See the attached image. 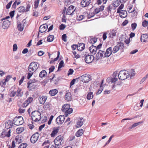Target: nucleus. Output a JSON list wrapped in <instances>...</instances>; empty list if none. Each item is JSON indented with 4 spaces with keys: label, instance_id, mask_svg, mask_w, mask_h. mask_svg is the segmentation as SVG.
<instances>
[{
    "label": "nucleus",
    "instance_id": "27",
    "mask_svg": "<svg viewBox=\"0 0 148 148\" xmlns=\"http://www.w3.org/2000/svg\"><path fill=\"white\" fill-rule=\"evenodd\" d=\"M39 100L40 103L43 104L45 103L46 100V97L42 96L39 99Z\"/></svg>",
    "mask_w": 148,
    "mask_h": 148
},
{
    "label": "nucleus",
    "instance_id": "22",
    "mask_svg": "<svg viewBox=\"0 0 148 148\" xmlns=\"http://www.w3.org/2000/svg\"><path fill=\"white\" fill-rule=\"evenodd\" d=\"M22 119V117L21 116H19L17 117L16 116L13 120V123L15 125H17L16 123H18L20 120Z\"/></svg>",
    "mask_w": 148,
    "mask_h": 148
},
{
    "label": "nucleus",
    "instance_id": "52",
    "mask_svg": "<svg viewBox=\"0 0 148 148\" xmlns=\"http://www.w3.org/2000/svg\"><path fill=\"white\" fill-rule=\"evenodd\" d=\"M137 26V24L135 23H134L131 24L132 29L133 30H134Z\"/></svg>",
    "mask_w": 148,
    "mask_h": 148
},
{
    "label": "nucleus",
    "instance_id": "10",
    "mask_svg": "<svg viewBox=\"0 0 148 148\" xmlns=\"http://www.w3.org/2000/svg\"><path fill=\"white\" fill-rule=\"evenodd\" d=\"M65 119V118L64 116L60 115L56 119V121L57 123L58 124H60L63 123Z\"/></svg>",
    "mask_w": 148,
    "mask_h": 148
},
{
    "label": "nucleus",
    "instance_id": "23",
    "mask_svg": "<svg viewBox=\"0 0 148 148\" xmlns=\"http://www.w3.org/2000/svg\"><path fill=\"white\" fill-rule=\"evenodd\" d=\"M120 16L122 18H124L127 16V12L125 10H123L120 11L119 12Z\"/></svg>",
    "mask_w": 148,
    "mask_h": 148
},
{
    "label": "nucleus",
    "instance_id": "8",
    "mask_svg": "<svg viewBox=\"0 0 148 148\" xmlns=\"http://www.w3.org/2000/svg\"><path fill=\"white\" fill-rule=\"evenodd\" d=\"M39 134L38 132H36L33 134L31 137L30 139L31 143H35L38 139Z\"/></svg>",
    "mask_w": 148,
    "mask_h": 148
},
{
    "label": "nucleus",
    "instance_id": "21",
    "mask_svg": "<svg viewBox=\"0 0 148 148\" xmlns=\"http://www.w3.org/2000/svg\"><path fill=\"white\" fill-rule=\"evenodd\" d=\"M13 122L10 120H9L6 121L5 123V127L7 129L12 128L13 126Z\"/></svg>",
    "mask_w": 148,
    "mask_h": 148
},
{
    "label": "nucleus",
    "instance_id": "56",
    "mask_svg": "<svg viewBox=\"0 0 148 148\" xmlns=\"http://www.w3.org/2000/svg\"><path fill=\"white\" fill-rule=\"evenodd\" d=\"M66 27V26L65 25L63 24H61L59 26V29L61 30H63Z\"/></svg>",
    "mask_w": 148,
    "mask_h": 148
},
{
    "label": "nucleus",
    "instance_id": "36",
    "mask_svg": "<svg viewBox=\"0 0 148 148\" xmlns=\"http://www.w3.org/2000/svg\"><path fill=\"white\" fill-rule=\"evenodd\" d=\"M93 97V93L90 92L87 94L86 98L88 100H90L92 99Z\"/></svg>",
    "mask_w": 148,
    "mask_h": 148
},
{
    "label": "nucleus",
    "instance_id": "33",
    "mask_svg": "<svg viewBox=\"0 0 148 148\" xmlns=\"http://www.w3.org/2000/svg\"><path fill=\"white\" fill-rule=\"evenodd\" d=\"M46 74V71L45 70H42L41 71L39 75V76L40 78H42L43 77H45Z\"/></svg>",
    "mask_w": 148,
    "mask_h": 148
},
{
    "label": "nucleus",
    "instance_id": "17",
    "mask_svg": "<svg viewBox=\"0 0 148 148\" xmlns=\"http://www.w3.org/2000/svg\"><path fill=\"white\" fill-rule=\"evenodd\" d=\"M83 118L82 117L78 119L75 126L76 128L80 127L83 124Z\"/></svg>",
    "mask_w": 148,
    "mask_h": 148
},
{
    "label": "nucleus",
    "instance_id": "41",
    "mask_svg": "<svg viewBox=\"0 0 148 148\" xmlns=\"http://www.w3.org/2000/svg\"><path fill=\"white\" fill-rule=\"evenodd\" d=\"M119 49L118 46H117V45H116L114 47L113 50H112V53H115L117 52Z\"/></svg>",
    "mask_w": 148,
    "mask_h": 148
},
{
    "label": "nucleus",
    "instance_id": "4",
    "mask_svg": "<svg viewBox=\"0 0 148 148\" xmlns=\"http://www.w3.org/2000/svg\"><path fill=\"white\" fill-rule=\"evenodd\" d=\"M39 64L36 62H32L30 63L28 67V71L30 73H34L38 68Z\"/></svg>",
    "mask_w": 148,
    "mask_h": 148
},
{
    "label": "nucleus",
    "instance_id": "2",
    "mask_svg": "<svg viewBox=\"0 0 148 148\" xmlns=\"http://www.w3.org/2000/svg\"><path fill=\"white\" fill-rule=\"evenodd\" d=\"M130 75L128 72L125 70L120 71L118 74L119 79L121 80H124L128 78Z\"/></svg>",
    "mask_w": 148,
    "mask_h": 148
},
{
    "label": "nucleus",
    "instance_id": "19",
    "mask_svg": "<svg viewBox=\"0 0 148 148\" xmlns=\"http://www.w3.org/2000/svg\"><path fill=\"white\" fill-rule=\"evenodd\" d=\"M65 99L67 101H70L72 100L71 93L69 92L66 93L65 95Z\"/></svg>",
    "mask_w": 148,
    "mask_h": 148
},
{
    "label": "nucleus",
    "instance_id": "62",
    "mask_svg": "<svg viewBox=\"0 0 148 148\" xmlns=\"http://www.w3.org/2000/svg\"><path fill=\"white\" fill-rule=\"evenodd\" d=\"M73 72L74 71L73 69H70L68 72V75H72L73 73Z\"/></svg>",
    "mask_w": 148,
    "mask_h": 148
},
{
    "label": "nucleus",
    "instance_id": "24",
    "mask_svg": "<svg viewBox=\"0 0 148 148\" xmlns=\"http://www.w3.org/2000/svg\"><path fill=\"white\" fill-rule=\"evenodd\" d=\"M17 23L18 24L17 27L18 30L20 32L23 31L24 27V24L22 25L20 23L18 22V21H17Z\"/></svg>",
    "mask_w": 148,
    "mask_h": 148
},
{
    "label": "nucleus",
    "instance_id": "45",
    "mask_svg": "<svg viewBox=\"0 0 148 148\" xmlns=\"http://www.w3.org/2000/svg\"><path fill=\"white\" fill-rule=\"evenodd\" d=\"M85 48V45L83 43H81V45L79 47H77V49L78 50H79L80 51H82L84 50Z\"/></svg>",
    "mask_w": 148,
    "mask_h": 148
},
{
    "label": "nucleus",
    "instance_id": "1",
    "mask_svg": "<svg viewBox=\"0 0 148 148\" xmlns=\"http://www.w3.org/2000/svg\"><path fill=\"white\" fill-rule=\"evenodd\" d=\"M32 120L35 122L38 121L41 119V114L38 110L33 111L30 114Z\"/></svg>",
    "mask_w": 148,
    "mask_h": 148
},
{
    "label": "nucleus",
    "instance_id": "13",
    "mask_svg": "<svg viewBox=\"0 0 148 148\" xmlns=\"http://www.w3.org/2000/svg\"><path fill=\"white\" fill-rule=\"evenodd\" d=\"M117 29H111L109 34V37L113 38L114 37L116 36V34H117Z\"/></svg>",
    "mask_w": 148,
    "mask_h": 148
},
{
    "label": "nucleus",
    "instance_id": "34",
    "mask_svg": "<svg viewBox=\"0 0 148 148\" xmlns=\"http://www.w3.org/2000/svg\"><path fill=\"white\" fill-rule=\"evenodd\" d=\"M15 140L16 141V143H17L18 144L22 142L21 137L19 136H16L15 138Z\"/></svg>",
    "mask_w": 148,
    "mask_h": 148
},
{
    "label": "nucleus",
    "instance_id": "59",
    "mask_svg": "<svg viewBox=\"0 0 148 148\" xmlns=\"http://www.w3.org/2000/svg\"><path fill=\"white\" fill-rule=\"evenodd\" d=\"M25 78V76L23 75L22 76L21 79L20 80L19 82V85H21L23 83L24 79Z\"/></svg>",
    "mask_w": 148,
    "mask_h": 148
},
{
    "label": "nucleus",
    "instance_id": "14",
    "mask_svg": "<svg viewBox=\"0 0 148 148\" xmlns=\"http://www.w3.org/2000/svg\"><path fill=\"white\" fill-rule=\"evenodd\" d=\"M104 57L108 58L110 56L112 53V48L109 47L107 49L106 52L104 51Z\"/></svg>",
    "mask_w": 148,
    "mask_h": 148
},
{
    "label": "nucleus",
    "instance_id": "35",
    "mask_svg": "<svg viewBox=\"0 0 148 148\" xmlns=\"http://www.w3.org/2000/svg\"><path fill=\"white\" fill-rule=\"evenodd\" d=\"M54 39V36L53 35H49L47 38V41L49 42L52 41Z\"/></svg>",
    "mask_w": 148,
    "mask_h": 148
},
{
    "label": "nucleus",
    "instance_id": "40",
    "mask_svg": "<svg viewBox=\"0 0 148 148\" xmlns=\"http://www.w3.org/2000/svg\"><path fill=\"white\" fill-rule=\"evenodd\" d=\"M24 130V127L18 128L16 129V131L17 133L20 134L23 132Z\"/></svg>",
    "mask_w": 148,
    "mask_h": 148
},
{
    "label": "nucleus",
    "instance_id": "16",
    "mask_svg": "<svg viewBox=\"0 0 148 148\" xmlns=\"http://www.w3.org/2000/svg\"><path fill=\"white\" fill-rule=\"evenodd\" d=\"M140 40L142 42H146L148 41V34H142L141 36Z\"/></svg>",
    "mask_w": 148,
    "mask_h": 148
},
{
    "label": "nucleus",
    "instance_id": "12",
    "mask_svg": "<svg viewBox=\"0 0 148 148\" xmlns=\"http://www.w3.org/2000/svg\"><path fill=\"white\" fill-rule=\"evenodd\" d=\"M10 25V22L8 20L6 19L4 20L2 25V27L4 29H7Z\"/></svg>",
    "mask_w": 148,
    "mask_h": 148
},
{
    "label": "nucleus",
    "instance_id": "55",
    "mask_svg": "<svg viewBox=\"0 0 148 148\" xmlns=\"http://www.w3.org/2000/svg\"><path fill=\"white\" fill-rule=\"evenodd\" d=\"M148 25V21L146 20H144L142 22V26L144 27H146Z\"/></svg>",
    "mask_w": 148,
    "mask_h": 148
},
{
    "label": "nucleus",
    "instance_id": "15",
    "mask_svg": "<svg viewBox=\"0 0 148 148\" xmlns=\"http://www.w3.org/2000/svg\"><path fill=\"white\" fill-rule=\"evenodd\" d=\"M91 3L90 0H82L81 2V5L83 7L88 6Z\"/></svg>",
    "mask_w": 148,
    "mask_h": 148
},
{
    "label": "nucleus",
    "instance_id": "9",
    "mask_svg": "<svg viewBox=\"0 0 148 148\" xmlns=\"http://www.w3.org/2000/svg\"><path fill=\"white\" fill-rule=\"evenodd\" d=\"M75 10V6L73 5H70L67 8L66 12V14L72 15Z\"/></svg>",
    "mask_w": 148,
    "mask_h": 148
},
{
    "label": "nucleus",
    "instance_id": "6",
    "mask_svg": "<svg viewBox=\"0 0 148 148\" xmlns=\"http://www.w3.org/2000/svg\"><path fill=\"white\" fill-rule=\"evenodd\" d=\"M90 76L88 74H85L81 76L80 78L82 82L84 83H87L91 80Z\"/></svg>",
    "mask_w": 148,
    "mask_h": 148
},
{
    "label": "nucleus",
    "instance_id": "64",
    "mask_svg": "<svg viewBox=\"0 0 148 148\" xmlns=\"http://www.w3.org/2000/svg\"><path fill=\"white\" fill-rule=\"evenodd\" d=\"M40 83L43 86H45L46 84V80L44 79L43 81L41 82Z\"/></svg>",
    "mask_w": 148,
    "mask_h": 148
},
{
    "label": "nucleus",
    "instance_id": "37",
    "mask_svg": "<svg viewBox=\"0 0 148 148\" xmlns=\"http://www.w3.org/2000/svg\"><path fill=\"white\" fill-rule=\"evenodd\" d=\"M22 90L20 88H18L17 91V92L18 94L16 95V96L20 97H21L23 95V93L21 92Z\"/></svg>",
    "mask_w": 148,
    "mask_h": 148
},
{
    "label": "nucleus",
    "instance_id": "58",
    "mask_svg": "<svg viewBox=\"0 0 148 148\" xmlns=\"http://www.w3.org/2000/svg\"><path fill=\"white\" fill-rule=\"evenodd\" d=\"M73 53L75 56V58L77 59L80 58V56L78 54H77L75 51L73 52Z\"/></svg>",
    "mask_w": 148,
    "mask_h": 148
},
{
    "label": "nucleus",
    "instance_id": "5",
    "mask_svg": "<svg viewBox=\"0 0 148 148\" xmlns=\"http://www.w3.org/2000/svg\"><path fill=\"white\" fill-rule=\"evenodd\" d=\"M54 142L57 146L62 145L64 143L63 137L62 136H57L54 139Z\"/></svg>",
    "mask_w": 148,
    "mask_h": 148
},
{
    "label": "nucleus",
    "instance_id": "7",
    "mask_svg": "<svg viewBox=\"0 0 148 148\" xmlns=\"http://www.w3.org/2000/svg\"><path fill=\"white\" fill-rule=\"evenodd\" d=\"M95 57L92 55H88L86 56L85 58V61L87 63H90L93 61L94 60Z\"/></svg>",
    "mask_w": 148,
    "mask_h": 148
},
{
    "label": "nucleus",
    "instance_id": "48",
    "mask_svg": "<svg viewBox=\"0 0 148 148\" xmlns=\"http://www.w3.org/2000/svg\"><path fill=\"white\" fill-rule=\"evenodd\" d=\"M124 6V4L122 3L118 8L117 10V12L119 13V12L120 11L122 10V9L123 8Z\"/></svg>",
    "mask_w": 148,
    "mask_h": 148
},
{
    "label": "nucleus",
    "instance_id": "44",
    "mask_svg": "<svg viewBox=\"0 0 148 148\" xmlns=\"http://www.w3.org/2000/svg\"><path fill=\"white\" fill-rule=\"evenodd\" d=\"M33 99L32 97H28L27 100H26L25 101L29 105L30 103L32 101Z\"/></svg>",
    "mask_w": 148,
    "mask_h": 148
},
{
    "label": "nucleus",
    "instance_id": "32",
    "mask_svg": "<svg viewBox=\"0 0 148 148\" xmlns=\"http://www.w3.org/2000/svg\"><path fill=\"white\" fill-rule=\"evenodd\" d=\"M17 10L20 13H23L25 12H26L25 8L23 6H21L19 7Z\"/></svg>",
    "mask_w": 148,
    "mask_h": 148
},
{
    "label": "nucleus",
    "instance_id": "38",
    "mask_svg": "<svg viewBox=\"0 0 148 148\" xmlns=\"http://www.w3.org/2000/svg\"><path fill=\"white\" fill-rule=\"evenodd\" d=\"M64 62L63 60H62L60 61L59 64V65L58 68V70L57 71H58L59 69L64 66Z\"/></svg>",
    "mask_w": 148,
    "mask_h": 148
},
{
    "label": "nucleus",
    "instance_id": "51",
    "mask_svg": "<svg viewBox=\"0 0 148 148\" xmlns=\"http://www.w3.org/2000/svg\"><path fill=\"white\" fill-rule=\"evenodd\" d=\"M40 0H36L34 2V8H36L38 5Z\"/></svg>",
    "mask_w": 148,
    "mask_h": 148
},
{
    "label": "nucleus",
    "instance_id": "60",
    "mask_svg": "<svg viewBox=\"0 0 148 148\" xmlns=\"http://www.w3.org/2000/svg\"><path fill=\"white\" fill-rule=\"evenodd\" d=\"M12 77V76L11 75H8L6 76V78L4 80L6 81L7 82H8L10 79V78Z\"/></svg>",
    "mask_w": 148,
    "mask_h": 148
},
{
    "label": "nucleus",
    "instance_id": "29",
    "mask_svg": "<svg viewBox=\"0 0 148 148\" xmlns=\"http://www.w3.org/2000/svg\"><path fill=\"white\" fill-rule=\"evenodd\" d=\"M34 83L30 82H29L27 83V88L30 90L35 88V86H34Z\"/></svg>",
    "mask_w": 148,
    "mask_h": 148
},
{
    "label": "nucleus",
    "instance_id": "42",
    "mask_svg": "<svg viewBox=\"0 0 148 148\" xmlns=\"http://www.w3.org/2000/svg\"><path fill=\"white\" fill-rule=\"evenodd\" d=\"M97 39V38H94L90 39L89 41V42L92 44H93L96 42Z\"/></svg>",
    "mask_w": 148,
    "mask_h": 148
},
{
    "label": "nucleus",
    "instance_id": "50",
    "mask_svg": "<svg viewBox=\"0 0 148 148\" xmlns=\"http://www.w3.org/2000/svg\"><path fill=\"white\" fill-rule=\"evenodd\" d=\"M85 16L84 15H81L79 16V17H77V20L80 21L84 18Z\"/></svg>",
    "mask_w": 148,
    "mask_h": 148
},
{
    "label": "nucleus",
    "instance_id": "28",
    "mask_svg": "<svg viewBox=\"0 0 148 148\" xmlns=\"http://www.w3.org/2000/svg\"><path fill=\"white\" fill-rule=\"evenodd\" d=\"M83 133V130L82 129H80L77 132L75 135L77 137H79L82 135Z\"/></svg>",
    "mask_w": 148,
    "mask_h": 148
},
{
    "label": "nucleus",
    "instance_id": "11",
    "mask_svg": "<svg viewBox=\"0 0 148 148\" xmlns=\"http://www.w3.org/2000/svg\"><path fill=\"white\" fill-rule=\"evenodd\" d=\"M104 51L100 50L96 55V58L97 60L101 59L103 57H104Z\"/></svg>",
    "mask_w": 148,
    "mask_h": 148
},
{
    "label": "nucleus",
    "instance_id": "30",
    "mask_svg": "<svg viewBox=\"0 0 148 148\" xmlns=\"http://www.w3.org/2000/svg\"><path fill=\"white\" fill-rule=\"evenodd\" d=\"M103 80H102L101 81V84L100 85V89H98V91L96 93V94H97V95L99 94H100L101 93L102 91L103 90V86H102V84L103 83Z\"/></svg>",
    "mask_w": 148,
    "mask_h": 148
},
{
    "label": "nucleus",
    "instance_id": "57",
    "mask_svg": "<svg viewBox=\"0 0 148 148\" xmlns=\"http://www.w3.org/2000/svg\"><path fill=\"white\" fill-rule=\"evenodd\" d=\"M53 117H54V116L53 115H51L50 116V117L49 118V121H48V124L49 125H50L51 124V121L52 120Z\"/></svg>",
    "mask_w": 148,
    "mask_h": 148
},
{
    "label": "nucleus",
    "instance_id": "53",
    "mask_svg": "<svg viewBox=\"0 0 148 148\" xmlns=\"http://www.w3.org/2000/svg\"><path fill=\"white\" fill-rule=\"evenodd\" d=\"M67 36L66 34H63L62 36V40L64 42L67 41Z\"/></svg>",
    "mask_w": 148,
    "mask_h": 148
},
{
    "label": "nucleus",
    "instance_id": "43",
    "mask_svg": "<svg viewBox=\"0 0 148 148\" xmlns=\"http://www.w3.org/2000/svg\"><path fill=\"white\" fill-rule=\"evenodd\" d=\"M116 45L117 46H118L119 49H122L124 47V44L120 42H118Z\"/></svg>",
    "mask_w": 148,
    "mask_h": 148
},
{
    "label": "nucleus",
    "instance_id": "26",
    "mask_svg": "<svg viewBox=\"0 0 148 148\" xmlns=\"http://www.w3.org/2000/svg\"><path fill=\"white\" fill-rule=\"evenodd\" d=\"M143 123V121H140L138 123H134L131 126L129 127V129L131 130L132 129L134 128L138 125H140V124Z\"/></svg>",
    "mask_w": 148,
    "mask_h": 148
},
{
    "label": "nucleus",
    "instance_id": "61",
    "mask_svg": "<svg viewBox=\"0 0 148 148\" xmlns=\"http://www.w3.org/2000/svg\"><path fill=\"white\" fill-rule=\"evenodd\" d=\"M20 120L19 122L18 123H16L17 126L21 125L23 124L24 123V121L23 118H22V119Z\"/></svg>",
    "mask_w": 148,
    "mask_h": 148
},
{
    "label": "nucleus",
    "instance_id": "49",
    "mask_svg": "<svg viewBox=\"0 0 148 148\" xmlns=\"http://www.w3.org/2000/svg\"><path fill=\"white\" fill-rule=\"evenodd\" d=\"M86 100L85 98H82L80 99L79 101V102L82 105L83 104V103H85L86 102Z\"/></svg>",
    "mask_w": 148,
    "mask_h": 148
},
{
    "label": "nucleus",
    "instance_id": "63",
    "mask_svg": "<svg viewBox=\"0 0 148 148\" xmlns=\"http://www.w3.org/2000/svg\"><path fill=\"white\" fill-rule=\"evenodd\" d=\"M17 49V45L14 44L13 45V51H16Z\"/></svg>",
    "mask_w": 148,
    "mask_h": 148
},
{
    "label": "nucleus",
    "instance_id": "18",
    "mask_svg": "<svg viewBox=\"0 0 148 148\" xmlns=\"http://www.w3.org/2000/svg\"><path fill=\"white\" fill-rule=\"evenodd\" d=\"M122 3V1H121L120 0H113L112 5L115 8H116Z\"/></svg>",
    "mask_w": 148,
    "mask_h": 148
},
{
    "label": "nucleus",
    "instance_id": "25",
    "mask_svg": "<svg viewBox=\"0 0 148 148\" xmlns=\"http://www.w3.org/2000/svg\"><path fill=\"white\" fill-rule=\"evenodd\" d=\"M58 92V90L57 89H52L49 91V94L51 96H54L56 95Z\"/></svg>",
    "mask_w": 148,
    "mask_h": 148
},
{
    "label": "nucleus",
    "instance_id": "54",
    "mask_svg": "<svg viewBox=\"0 0 148 148\" xmlns=\"http://www.w3.org/2000/svg\"><path fill=\"white\" fill-rule=\"evenodd\" d=\"M16 92L14 91L13 90L11 91V92L9 94L10 96V97H14L16 95Z\"/></svg>",
    "mask_w": 148,
    "mask_h": 148
},
{
    "label": "nucleus",
    "instance_id": "47",
    "mask_svg": "<svg viewBox=\"0 0 148 148\" xmlns=\"http://www.w3.org/2000/svg\"><path fill=\"white\" fill-rule=\"evenodd\" d=\"M27 146L26 143H24L21 144L18 147V148H26Z\"/></svg>",
    "mask_w": 148,
    "mask_h": 148
},
{
    "label": "nucleus",
    "instance_id": "46",
    "mask_svg": "<svg viewBox=\"0 0 148 148\" xmlns=\"http://www.w3.org/2000/svg\"><path fill=\"white\" fill-rule=\"evenodd\" d=\"M6 81L4 79H3L0 82V85L3 87H5L6 84Z\"/></svg>",
    "mask_w": 148,
    "mask_h": 148
},
{
    "label": "nucleus",
    "instance_id": "39",
    "mask_svg": "<svg viewBox=\"0 0 148 148\" xmlns=\"http://www.w3.org/2000/svg\"><path fill=\"white\" fill-rule=\"evenodd\" d=\"M58 131V129H54L52 132L51 135V137H54Z\"/></svg>",
    "mask_w": 148,
    "mask_h": 148
},
{
    "label": "nucleus",
    "instance_id": "20",
    "mask_svg": "<svg viewBox=\"0 0 148 148\" xmlns=\"http://www.w3.org/2000/svg\"><path fill=\"white\" fill-rule=\"evenodd\" d=\"M89 50L92 54L95 55L96 53L97 50L96 46L92 45L89 48Z\"/></svg>",
    "mask_w": 148,
    "mask_h": 148
},
{
    "label": "nucleus",
    "instance_id": "3",
    "mask_svg": "<svg viewBox=\"0 0 148 148\" xmlns=\"http://www.w3.org/2000/svg\"><path fill=\"white\" fill-rule=\"evenodd\" d=\"M62 110L65 112V115L67 116L68 114L72 112L73 109L70 108V105L69 104H66L62 106Z\"/></svg>",
    "mask_w": 148,
    "mask_h": 148
},
{
    "label": "nucleus",
    "instance_id": "31",
    "mask_svg": "<svg viewBox=\"0 0 148 148\" xmlns=\"http://www.w3.org/2000/svg\"><path fill=\"white\" fill-rule=\"evenodd\" d=\"M46 30V27L44 25H41L39 28V32L41 33L44 32Z\"/></svg>",
    "mask_w": 148,
    "mask_h": 148
}]
</instances>
